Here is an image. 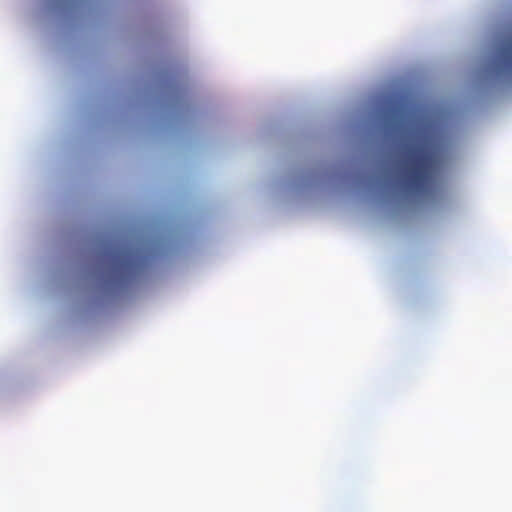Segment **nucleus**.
<instances>
[{
    "instance_id": "1",
    "label": "nucleus",
    "mask_w": 512,
    "mask_h": 512,
    "mask_svg": "<svg viewBox=\"0 0 512 512\" xmlns=\"http://www.w3.org/2000/svg\"><path fill=\"white\" fill-rule=\"evenodd\" d=\"M437 168L435 154L424 146H411L406 150L402 168V186L409 194L428 192Z\"/></svg>"
},
{
    "instance_id": "2",
    "label": "nucleus",
    "mask_w": 512,
    "mask_h": 512,
    "mask_svg": "<svg viewBox=\"0 0 512 512\" xmlns=\"http://www.w3.org/2000/svg\"><path fill=\"white\" fill-rule=\"evenodd\" d=\"M487 72L495 76L512 75V25L497 37Z\"/></svg>"
},
{
    "instance_id": "3",
    "label": "nucleus",
    "mask_w": 512,
    "mask_h": 512,
    "mask_svg": "<svg viewBox=\"0 0 512 512\" xmlns=\"http://www.w3.org/2000/svg\"><path fill=\"white\" fill-rule=\"evenodd\" d=\"M105 255L108 259L111 273L118 278H125L136 269L137 257L130 248H111Z\"/></svg>"
}]
</instances>
